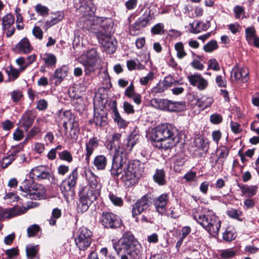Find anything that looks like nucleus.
I'll return each instance as SVG.
<instances>
[{"mask_svg": "<svg viewBox=\"0 0 259 259\" xmlns=\"http://www.w3.org/2000/svg\"><path fill=\"white\" fill-rule=\"evenodd\" d=\"M246 39L249 40L255 37V30L253 27H247L245 29Z\"/></svg>", "mask_w": 259, "mask_h": 259, "instance_id": "bf43d9fd", "label": "nucleus"}, {"mask_svg": "<svg viewBox=\"0 0 259 259\" xmlns=\"http://www.w3.org/2000/svg\"><path fill=\"white\" fill-rule=\"evenodd\" d=\"M236 254L235 250L232 248H229L221 250L220 253V256L224 259H228L234 257Z\"/></svg>", "mask_w": 259, "mask_h": 259, "instance_id": "79ce46f5", "label": "nucleus"}, {"mask_svg": "<svg viewBox=\"0 0 259 259\" xmlns=\"http://www.w3.org/2000/svg\"><path fill=\"white\" fill-rule=\"evenodd\" d=\"M175 48L177 51V57L179 59H181L187 55L182 42H180L176 43L175 45Z\"/></svg>", "mask_w": 259, "mask_h": 259, "instance_id": "a19ab883", "label": "nucleus"}, {"mask_svg": "<svg viewBox=\"0 0 259 259\" xmlns=\"http://www.w3.org/2000/svg\"><path fill=\"white\" fill-rule=\"evenodd\" d=\"M194 142L196 146H197L199 149L205 151L208 150V142L206 140L203 138H198L195 140Z\"/></svg>", "mask_w": 259, "mask_h": 259, "instance_id": "c03bdc74", "label": "nucleus"}, {"mask_svg": "<svg viewBox=\"0 0 259 259\" xmlns=\"http://www.w3.org/2000/svg\"><path fill=\"white\" fill-rule=\"evenodd\" d=\"M151 19V18L150 15L149 11L148 14L139 18L136 22L138 23V25H140V27L143 28L147 25Z\"/></svg>", "mask_w": 259, "mask_h": 259, "instance_id": "49530a36", "label": "nucleus"}, {"mask_svg": "<svg viewBox=\"0 0 259 259\" xmlns=\"http://www.w3.org/2000/svg\"><path fill=\"white\" fill-rule=\"evenodd\" d=\"M164 25L162 23H158L151 28V32L154 34H159L163 33Z\"/></svg>", "mask_w": 259, "mask_h": 259, "instance_id": "5fc2aeb1", "label": "nucleus"}, {"mask_svg": "<svg viewBox=\"0 0 259 259\" xmlns=\"http://www.w3.org/2000/svg\"><path fill=\"white\" fill-rule=\"evenodd\" d=\"M92 232L87 228L82 227L76 232L75 242L80 250H84L90 245Z\"/></svg>", "mask_w": 259, "mask_h": 259, "instance_id": "9d476101", "label": "nucleus"}, {"mask_svg": "<svg viewBox=\"0 0 259 259\" xmlns=\"http://www.w3.org/2000/svg\"><path fill=\"white\" fill-rule=\"evenodd\" d=\"M229 151V149L225 146H221L218 147L216 151L218 158L215 160L214 163H217L220 160L224 162L227 158Z\"/></svg>", "mask_w": 259, "mask_h": 259, "instance_id": "cd10ccee", "label": "nucleus"}, {"mask_svg": "<svg viewBox=\"0 0 259 259\" xmlns=\"http://www.w3.org/2000/svg\"><path fill=\"white\" fill-rule=\"evenodd\" d=\"M153 180L159 185H164L166 184L165 175L163 169H156L153 175Z\"/></svg>", "mask_w": 259, "mask_h": 259, "instance_id": "7c9ffc66", "label": "nucleus"}, {"mask_svg": "<svg viewBox=\"0 0 259 259\" xmlns=\"http://www.w3.org/2000/svg\"><path fill=\"white\" fill-rule=\"evenodd\" d=\"M162 82L167 88L171 87L174 85H176L178 83V81L176 80L170 75L165 77Z\"/></svg>", "mask_w": 259, "mask_h": 259, "instance_id": "3c124183", "label": "nucleus"}, {"mask_svg": "<svg viewBox=\"0 0 259 259\" xmlns=\"http://www.w3.org/2000/svg\"><path fill=\"white\" fill-rule=\"evenodd\" d=\"M167 195L163 194L154 201V205L157 211L162 214L166 210V204L167 202Z\"/></svg>", "mask_w": 259, "mask_h": 259, "instance_id": "5701e85b", "label": "nucleus"}, {"mask_svg": "<svg viewBox=\"0 0 259 259\" xmlns=\"http://www.w3.org/2000/svg\"><path fill=\"white\" fill-rule=\"evenodd\" d=\"M248 75L249 71L247 68L235 67L232 70L231 77L234 80L246 82L248 80Z\"/></svg>", "mask_w": 259, "mask_h": 259, "instance_id": "a211bd4d", "label": "nucleus"}, {"mask_svg": "<svg viewBox=\"0 0 259 259\" xmlns=\"http://www.w3.org/2000/svg\"><path fill=\"white\" fill-rule=\"evenodd\" d=\"M78 178L77 168L74 169L68 176L65 179L60 185V189L65 194L72 193L75 187Z\"/></svg>", "mask_w": 259, "mask_h": 259, "instance_id": "9b49d317", "label": "nucleus"}, {"mask_svg": "<svg viewBox=\"0 0 259 259\" xmlns=\"http://www.w3.org/2000/svg\"><path fill=\"white\" fill-rule=\"evenodd\" d=\"M64 115L69 117L67 121H65L63 123V126L65 129H67V124L68 123L71 125L70 137L71 139L76 140L78 137L79 132L78 118L69 112H65Z\"/></svg>", "mask_w": 259, "mask_h": 259, "instance_id": "4468645a", "label": "nucleus"}, {"mask_svg": "<svg viewBox=\"0 0 259 259\" xmlns=\"http://www.w3.org/2000/svg\"><path fill=\"white\" fill-rule=\"evenodd\" d=\"M127 164V158L124 155L115 153L113 158L111 174L113 177H118L123 173L125 166Z\"/></svg>", "mask_w": 259, "mask_h": 259, "instance_id": "f8f14e48", "label": "nucleus"}, {"mask_svg": "<svg viewBox=\"0 0 259 259\" xmlns=\"http://www.w3.org/2000/svg\"><path fill=\"white\" fill-rule=\"evenodd\" d=\"M150 198L148 196L144 195L133 205L132 212L133 217L140 214L149 207L151 203Z\"/></svg>", "mask_w": 259, "mask_h": 259, "instance_id": "2eb2a0df", "label": "nucleus"}, {"mask_svg": "<svg viewBox=\"0 0 259 259\" xmlns=\"http://www.w3.org/2000/svg\"><path fill=\"white\" fill-rule=\"evenodd\" d=\"M99 222L104 228L115 229L122 225V221L120 217L110 211H103L99 218Z\"/></svg>", "mask_w": 259, "mask_h": 259, "instance_id": "6e6552de", "label": "nucleus"}, {"mask_svg": "<svg viewBox=\"0 0 259 259\" xmlns=\"http://www.w3.org/2000/svg\"><path fill=\"white\" fill-rule=\"evenodd\" d=\"M32 184V182L27 179L23 182L22 185L20 187L21 190L23 192L22 196L31 199Z\"/></svg>", "mask_w": 259, "mask_h": 259, "instance_id": "c85d7f7f", "label": "nucleus"}, {"mask_svg": "<svg viewBox=\"0 0 259 259\" xmlns=\"http://www.w3.org/2000/svg\"><path fill=\"white\" fill-rule=\"evenodd\" d=\"M213 102V100L211 97L203 96L197 100L196 105L202 109L210 106Z\"/></svg>", "mask_w": 259, "mask_h": 259, "instance_id": "2f4dec72", "label": "nucleus"}, {"mask_svg": "<svg viewBox=\"0 0 259 259\" xmlns=\"http://www.w3.org/2000/svg\"><path fill=\"white\" fill-rule=\"evenodd\" d=\"M5 200H8L9 202L17 201L19 199V197L14 193L9 192L7 193L4 197Z\"/></svg>", "mask_w": 259, "mask_h": 259, "instance_id": "0e129e2a", "label": "nucleus"}, {"mask_svg": "<svg viewBox=\"0 0 259 259\" xmlns=\"http://www.w3.org/2000/svg\"><path fill=\"white\" fill-rule=\"evenodd\" d=\"M67 74V67L66 66H63L56 70L54 74L50 77V81L56 85H58L63 81Z\"/></svg>", "mask_w": 259, "mask_h": 259, "instance_id": "6ab92c4d", "label": "nucleus"}, {"mask_svg": "<svg viewBox=\"0 0 259 259\" xmlns=\"http://www.w3.org/2000/svg\"><path fill=\"white\" fill-rule=\"evenodd\" d=\"M113 247L118 254L125 253L130 259H142V246L131 232H125Z\"/></svg>", "mask_w": 259, "mask_h": 259, "instance_id": "7ed1b4c3", "label": "nucleus"}, {"mask_svg": "<svg viewBox=\"0 0 259 259\" xmlns=\"http://www.w3.org/2000/svg\"><path fill=\"white\" fill-rule=\"evenodd\" d=\"M135 90V87L133 82H132L130 85L125 89L124 91V95L125 96L128 97V98H131L132 96L135 95L136 94Z\"/></svg>", "mask_w": 259, "mask_h": 259, "instance_id": "864d4df0", "label": "nucleus"}, {"mask_svg": "<svg viewBox=\"0 0 259 259\" xmlns=\"http://www.w3.org/2000/svg\"><path fill=\"white\" fill-rule=\"evenodd\" d=\"M61 209L58 208L53 209L52 212V217L49 220L50 224L51 226L55 225L56 223V220L61 217Z\"/></svg>", "mask_w": 259, "mask_h": 259, "instance_id": "37998d69", "label": "nucleus"}, {"mask_svg": "<svg viewBox=\"0 0 259 259\" xmlns=\"http://www.w3.org/2000/svg\"><path fill=\"white\" fill-rule=\"evenodd\" d=\"M138 136L136 135H131L127 138L124 139L122 143L115 147V153L120 155H124L126 157L127 154L129 153L132 150L133 147L136 144Z\"/></svg>", "mask_w": 259, "mask_h": 259, "instance_id": "ddd939ff", "label": "nucleus"}, {"mask_svg": "<svg viewBox=\"0 0 259 259\" xmlns=\"http://www.w3.org/2000/svg\"><path fill=\"white\" fill-rule=\"evenodd\" d=\"M46 192V190L43 185L33 183V199L41 200L45 199Z\"/></svg>", "mask_w": 259, "mask_h": 259, "instance_id": "393cba45", "label": "nucleus"}, {"mask_svg": "<svg viewBox=\"0 0 259 259\" xmlns=\"http://www.w3.org/2000/svg\"><path fill=\"white\" fill-rule=\"evenodd\" d=\"M154 75L153 72L150 71L146 76L140 78V83L143 85H147L149 82L152 81L154 78Z\"/></svg>", "mask_w": 259, "mask_h": 259, "instance_id": "de8ad7c7", "label": "nucleus"}, {"mask_svg": "<svg viewBox=\"0 0 259 259\" xmlns=\"http://www.w3.org/2000/svg\"><path fill=\"white\" fill-rule=\"evenodd\" d=\"M177 130L170 124H162L153 130L151 139L159 149H167L175 145Z\"/></svg>", "mask_w": 259, "mask_h": 259, "instance_id": "f03ea898", "label": "nucleus"}, {"mask_svg": "<svg viewBox=\"0 0 259 259\" xmlns=\"http://www.w3.org/2000/svg\"><path fill=\"white\" fill-rule=\"evenodd\" d=\"M15 159L14 155L10 154L8 156L4 157L2 162V165L3 168L7 167Z\"/></svg>", "mask_w": 259, "mask_h": 259, "instance_id": "4d7b16f0", "label": "nucleus"}, {"mask_svg": "<svg viewBox=\"0 0 259 259\" xmlns=\"http://www.w3.org/2000/svg\"><path fill=\"white\" fill-rule=\"evenodd\" d=\"M114 120L120 128H124L127 126V122L121 117L116 108L114 109Z\"/></svg>", "mask_w": 259, "mask_h": 259, "instance_id": "58836bf2", "label": "nucleus"}, {"mask_svg": "<svg viewBox=\"0 0 259 259\" xmlns=\"http://www.w3.org/2000/svg\"><path fill=\"white\" fill-rule=\"evenodd\" d=\"M187 78L190 84L196 87L199 91L204 90L208 87V81L204 78L200 74H191L188 75Z\"/></svg>", "mask_w": 259, "mask_h": 259, "instance_id": "dca6fc26", "label": "nucleus"}, {"mask_svg": "<svg viewBox=\"0 0 259 259\" xmlns=\"http://www.w3.org/2000/svg\"><path fill=\"white\" fill-rule=\"evenodd\" d=\"M93 120L96 125L103 126L107 124V117L104 114L95 113Z\"/></svg>", "mask_w": 259, "mask_h": 259, "instance_id": "473e14b6", "label": "nucleus"}, {"mask_svg": "<svg viewBox=\"0 0 259 259\" xmlns=\"http://www.w3.org/2000/svg\"><path fill=\"white\" fill-rule=\"evenodd\" d=\"M227 214L231 218L241 221V217L242 215V212L237 209L231 208L226 211Z\"/></svg>", "mask_w": 259, "mask_h": 259, "instance_id": "4c0bfd02", "label": "nucleus"}, {"mask_svg": "<svg viewBox=\"0 0 259 259\" xmlns=\"http://www.w3.org/2000/svg\"><path fill=\"white\" fill-rule=\"evenodd\" d=\"M48 106V102L45 99H40L36 103V108L39 111H44Z\"/></svg>", "mask_w": 259, "mask_h": 259, "instance_id": "13d9d810", "label": "nucleus"}, {"mask_svg": "<svg viewBox=\"0 0 259 259\" xmlns=\"http://www.w3.org/2000/svg\"><path fill=\"white\" fill-rule=\"evenodd\" d=\"M22 128H23L26 131H27L31 127L32 123V116L31 114L26 113L22 118Z\"/></svg>", "mask_w": 259, "mask_h": 259, "instance_id": "f704fd0d", "label": "nucleus"}, {"mask_svg": "<svg viewBox=\"0 0 259 259\" xmlns=\"http://www.w3.org/2000/svg\"><path fill=\"white\" fill-rule=\"evenodd\" d=\"M14 21L15 19L14 16L11 14H7L2 18V27H6V26L13 25Z\"/></svg>", "mask_w": 259, "mask_h": 259, "instance_id": "ea45409f", "label": "nucleus"}, {"mask_svg": "<svg viewBox=\"0 0 259 259\" xmlns=\"http://www.w3.org/2000/svg\"><path fill=\"white\" fill-rule=\"evenodd\" d=\"M223 117L221 115L214 113L210 115V121L213 124H219L222 121Z\"/></svg>", "mask_w": 259, "mask_h": 259, "instance_id": "e2e57ef3", "label": "nucleus"}, {"mask_svg": "<svg viewBox=\"0 0 259 259\" xmlns=\"http://www.w3.org/2000/svg\"><path fill=\"white\" fill-rule=\"evenodd\" d=\"M82 63L84 67L85 75H89L95 70V66L99 59V56L96 48L89 49L85 56Z\"/></svg>", "mask_w": 259, "mask_h": 259, "instance_id": "1a4fd4ad", "label": "nucleus"}, {"mask_svg": "<svg viewBox=\"0 0 259 259\" xmlns=\"http://www.w3.org/2000/svg\"><path fill=\"white\" fill-rule=\"evenodd\" d=\"M24 212L16 207H13L9 209H1L0 221L4 218L10 219Z\"/></svg>", "mask_w": 259, "mask_h": 259, "instance_id": "412c9836", "label": "nucleus"}, {"mask_svg": "<svg viewBox=\"0 0 259 259\" xmlns=\"http://www.w3.org/2000/svg\"><path fill=\"white\" fill-rule=\"evenodd\" d=\"M33 176L36 180L48 179L51 183H55V176L48 171L47 167L45 165H39L33 168Z\"/></svg>", "mask_w": 259, "mask_h": 259, "instance_id": "f3484780", "label": "nucleus"}, {"mask_svg": "<svg viewBox=\"0 0 259 259\" xmlns=\"http://www.w3.org/2000/svg\"><path fill=\"white\" fill-rule=\"evenodd\" d=\"M107 159L103 155L96 156L93 161L94 166L98 170L105 169L107 165Z\"/></svg>", "mask_w": 259, "mask_h": 259, "instance_id": "a878e982", "label": "nucleus"}, {"mask_svg": "<svg viewBox=\"0 0 259 259\" xmlns=\"http://www.w3.org/2000/svg\"><path fill=\"white\" fill-rule=\"evenodd\" d=\"M219 48L217 41L212 39L203 46V50L206 53H211Z\"/></svg>", "mask_w": 259, "mask_h": 259, "instance_id": "e433bc0d", "label": "nucleus"}, {"mask_svg": "<svg viewBox=\"0 0 259 259\" xmlns=\"http://www.w3.org/2000/svg\"><path fill=\"white\" fill-rule=\"evenodd\" d=\"M167 88L165 86L164 83L162 82H159L157 85L153 88L152 89V92L154 93H161L163 92L165 90H166Z\"/></svg>", "mask_w": 259, "mask_h": 259, "instance_id": "69168bd1", "label": "nucleus"}, {"mask_svg": "<svg viewBox=\"0 0 259 259\" xmlns=\"http://www.w3.org/2000/svg\"><path fill=\"white\" fill-rule=\"evenodd\" d=\"M235 237L236 236L235 234L233 232L229 230H226L223 235L224 240L227 241H231L234 240Z\"/></svg>", "mask_w": 259, "mask_h": 259, "instance_id": "680f3d73", "label": "nucleus"}, {"mask_svg": "<svg viewBox=\"0 0 259 259\" xmlns=\"http://www.w3.org/2000/svg\"><path fill=\"white\" fill-rule=\"evenodd\" d=\"M241 192L244 196L250 197L256 193L257 187L255 186H247L246 185H239Z\"/></svg>", "mask_w": 259, "mask_h": 259, "instance_id": "c756f323", "label": "nucleus"}, {"mask_svg": "<svg viewBox=\"0 0 259 259\" xmlns=\"http://www.w3.org/2000/svg\"><path fill=\"white\" fill-rule=\"evenodd\" d=\"M193 219L212 236L218 235L221 228V221L215 213L208 208L199 211L197 208L192 210Z\"/></svg>", "mask_w": 259, "mask_h": 259, "instance_id": "20e7f679", "label": "nucleus"}, {"mask_svg": "<svg viewBox=\"0 0 259 259\" xmlns=\"http://www.w3.org/2000/svg\"><path fill=\"white\" fill-rule=\"evenodd\" d=\"M150 105L155 108L169 112H180L186 108L183 101L173 102L165 99L153 98L150 100Z\"/></svg>", "mask_w": 259, "mask_h": 259, "instance_id": "423d86ee", "label": "nucleus"}, {"mask_svg": "<svg viewBox=\"0 0 259 259\" xmlns=\"http://www.w3.org/2000/svg\"><path fill=\"white\" fill-rule=\"evenodd\" d=\"M100 195V191L96 189L84 188L80 192L79 206L81 212H85L93 202L96 201Z\"/></svg>", "mask_w": 259, "mask_h": 259, "instance_id": "0eeeda50", "label": "nucleus"}, {"mask_svg": "<svg viewBox=\"0 0 259 259\" xmlns=\"http://www.w3.org/2000/svg\"><path fill=\"white\" fill-rule=\"evenodd\" d=\"M208 64L209 68L213 70L218 71L220 69L219 64L215 59H210L208 61Z\"/></svg>", "mask_w": 259, "mask_h": 259, "instance_id": "338daca9", "label": "nucleus"}, {"mask_svg": "<svg viewBox=\"0 0 259 259\" xmlns=\"http://www.w3.org/2000/svg\"><path fill=\"white\" fill-rule=\"evenodd\" d=\"M32 62L31 56L27 57L26 60L23 57H19L16 60V63L20 66L21 71L24 70Z\"/></svg>", "mask_w": 259, "mask_h": 259, "instance_id": "72a5a7b5", "label": "nucleus"}, {"mask_svg": "<svg viewBox=\"0 0 259 259\" xmlns=\"http://www.w3.org/2000/svg\"><path fill=\"white\" fill-rule=\"evenodd\" d=\"M82 5L85 3L82 2ZM80 11L82 14L83 27L95 33L103 50L108 54L114 53L117 48V42L111 35L112 30V23L107 19L96 17L89 5H82Z\"/></svg>", "mask_w": 259, "mask_h": 259, "instance_id": "f257e3e1", "label": "nucleus"}, {"mask_svg": "<svg viewBox=\"0 0 259 259\" xmlns=\"http://www.w3.org/2000/svg\"><path fill=\"white\" fill-rule=\"evenodd\" d=\"M189 25L190 26L189 31L192 33H198L207 29L206 23L199 21H194L193 22L190 23Z\"/></svg>", "mask_w": 259, "mask_h": 259, "instance_id": "bb28decb", "label": "nucleus"}, {"mask_svg": "<svg viewBox=\"0 0 259 259\" xmlns=\"http://www.w3.org/2000/svg\"><path fill=\"white\" fill-rule=\"evenodd\" d=\"M99 140L96 137L90 138L85 144V160L89 163L90 157L93 153L94 150L99 146Z\"/></svg>", "mask_w": 259, "mask_h": 259, "instance_id": "aec40b11", "label": "nucleus"}, {"mask_svg": "<svg viewBox=\"0 0 259 259\" xmlns=\"http://www.w3.org/2000/svg\"><path fill=\"white\" fill-rule=\"evenodd\" d=\"M6 72L9 76L10 79L14 80L16 79L19 75L20 69L14 68L12 66H9L6 68Z\"/></svg>", "mask_w": 259, "mask_h": 259, "instance_id": "c9c22d12", "label": "nucleus"}, {"mask_svg": "<svg viewBox=\"0 0 259 259\" xmlns=\"http://www.w3.org/2000/svg\"><path fill=\"white\" fill-rule=\"evenodd\" d=\"M2 29L5 33L6 37L8 38L11 37L15 31V28L13 25L2 27Z\"/></svg>", "mask_w": 259, "mask_h": 259, "instance_id": "052dcab7", "label": "nucleus"}, {"mask_svg": "<svg viewBox=\"0 0 259 259\" xmlns=\"http://www.w3.org/2000/svg\"><path fill=\"white\" fill-rule=\"evenodd\" d=\"M109 198L112 203L116 206H121L123 204V201L120 197H117L112 193H109Z\"/></svg>", "mask_w": 259, "mask_h": 259, "instance_id": "603ef678", "label": "nucleus"}, {"mask_svg": "<svg viewBox=\"0 0 259 259\" xmlns=\"http://www.w3.org/2000/svg\"><path fill=\"white\" fill-rule=\"evenodd\" d=\"M228 29L233 34H235L237 32H240L241 29V27L237 23L231 24L229 25L228 26Z\"/></svg>", "mask_w": 259, "mask_h": 259, "instance_id": "774afa93", "label": "nucleus"}, {"mask_svg": "<svg viewBox=\"0 0 259 259\" xmlns=\"http://www.w3.org/2000/svg\"><path fill=\"white\" fill-rule=\"evenodd\" d=\"M86 176L88 180L89 184L87 188L96 189L101 191V185L99 183V178L96 176L91 170L88 171L86 174Z\"/></svg>", "mask_w": 259, "mask_h": 259, "instance_id": "4be33fe9", "label": "nucleus"}, {"mask_svg": "<svg viewBox=\"0 0 259 259\" xmlns=\"http://www.w3.org/2000/svg\"><path fill=\"white\" fill-rule=\"evenodd\" d=\"M144 172L143 164L139 160L128 162L124 167L121 179L128 187L135 185Z\"/></svg>", "mask_w": 259, "mask_h": 259, "instance_id": "39448f33", "label": "nucleus"}, {"mask_svg": "<svg viewBox=\"0 0 259 259\" xmlns=\"http://www.w3.org/2000/svg\"><path fill=\"white\" fill-rule=\"evenodd\" d=\"M63 14L62 13L61 14H59L58 17L53 18L50 21H46L45 25L46 29L47 30L48 28L58 23L63 19Z\"/></svg>", "mask_w": 259, "mask_h": 259, "instance_id": "09e8293b", "label": "nucleus"}, {"mask_svg": "<svg viewBox=\"0 0 259 259\" xmlns=\"http://www.w3.org/2000/svg\"><path fill=\"white\" fill-rule=\"evenodd\" d=\"M16 49L19 53L28 54L31 51V45L28 39L25 37L16 45Z\"/></svg>", "mask_w": 259, "mask_h": 259, "instance_id": "b1692460", "label": "nucleus"}, {"mask_svg": "<svg viewBox=\"0 0 259 259\" xmlns=\"http://www.w3.org/2000/svg\"><path fill=\"white\" fill-rule=\"evenodd\" d=\"M35 10L39 15L42 17H46L49 14V8L41 4L36 5L35 8Z\"/></svg>", "mask_w": 259, "mask_h": 259, "instance_id": "a18cd8bd", "label": "nucleus"}, {"mask_svg": "<svg viewBox=\"0 0 259 259\" xmlns=\"http://www.w3.org/2000/svg\"><path fill=\"white\" fill-rule=\"evenodd\" d=\"M44 61L47 65L54 66L56 63V58L53 54H48L44 58Z\"/></svg>", "mask_w": 259, "mask_h": 259, "instance_id": "6e6d98bb", "label": "nucleus"}, {"mask_svg": "<svg viewBox=\"0 0 259 259\" xmlns=\"http://www.w3.org/2000/svg\"><path fill=\"white\" fill-rule=\"evenodd\" d=\"M59 157L60 159L71 162L72 160V156L71 153L67 150H64L58 154Z\"/></svg>", "mask_w": 259, "mask_h": 259, "instance_id": "8fccbe9b", "label": "nucleus"}]
</instances>
